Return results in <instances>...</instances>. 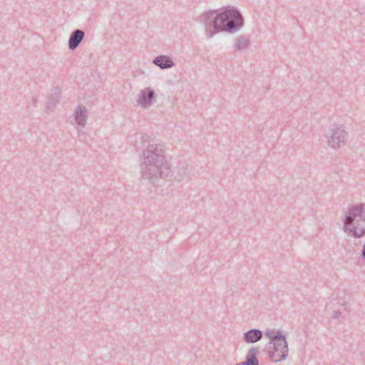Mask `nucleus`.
I'll return each mask as SVG.
<instances>
[{
  "label": "nucleus",
  "instance_id": "f257e3e1",
  "mask_svg": "<svg viewBox=\"0 0 365 365\" xmlns=\"http://www.w3.org/2000/svg\"><path fill=\"white\" fill-rule=\"evenodd\" d=\"M345 229L353 232L356 237H361L365 233V216L360 207H356L350 212L346 218Z\"/></svg>",
  "mask_w": 365,
  "mask_h": 365
},
{
  "label": "nucleus",
  "instance_id": "f03ea898",
  "mask_svg": "<svg viewBox=\"0 0 365 365\" xmlns=\"http://www.w3.org/2000/svg\"><path fill=\"white\" fill-rule=\"evenodd\" d=\"M242 24V17L235 10L221 13L215 21V27L221 31H231Z\"/></svg>",
  "mask_w": 365,
  "mask_h": 365
},
{
  "label": "nucleus",
  "instance_id": "7ed1b4c3",
  "mask_svg": "<svg viewBox=\"0 0 365 365\" xmlns=\"http://www.w3.org/2000/svg\"><path fill=\"white\" fill-rule=\"evenodd\" d=\"M274 350L272 352L271 358L274 361H279L285 357L287 352V343L283 337H275L272 340Z\"/></svg>",
  "mask_w": 365,
  "mask_h": 365
},
{
  "label": "nucleus",
  "instance_id": "20e7f679",
  "mask_svg": "<svg viewBox=\"0 0 365 365\" xmlns=\"http://www.w3.org/2000/svg\"><path fill=\"white\" fill-rule=\"evenodd\" d=\"M83 36L84 33L82 31H76L69 40V48L71 49L75 48L82 41Z\"/></svg>",
  "mask_w": 365,
  "mask_h": 365
},
{
  "label": "nucleus",
  "instance_id": "39448f33",
  "mask_svg": "<svg viewBox=\"0 0 365 365\" xmlns=\"http://www.w3.org/2000/svg\"><path fill=\"white\" fill-rule=\"evenodd\" d=\"M154 63L162 68H170L173 66L171 59L166 56H159Z\"/></svg>",
  "mask_w": 365,
  "mask_h": 365
},
{
  "label": "nucleus",
  "instance_id": "423d86ee",
  "mask_svg": "<svg viewBox=\"0 0 365 365\" xmlns=\"http://www.w3.org/2000/svg\"><path fill=\"white\" fill-rule=\"evenodd\" d=\"M262 337V333L259 330H251L245 334V339L247 342L254 343Z\"/></svg>",
  "mask_w": 365,
  "mask_h": 365
},
{
  "label": "nucleus",
  "instance_id": "0eeeda50",
  "mask_svg": "<svg viewBox=\"0 0 365 365\" xmlns=\"http://www.w3.org/2000/svg\"><path fill=\"white\" fill-rule=\"evenodd\" d=\"M145 93H148V98H149V101H147L144 96H143L141 97V98L139 100L140 103L142 105H143V106L147 105V104H150V99L152 98V97L153 96V92L150 91V90H147V91L143 92V95L145 94Z\"/></svg>",
  "mask_w": 365,
  "mask_h": 365
},
{
  "label": "nucleus",
  "instance_id": "6e6552de",
  "mask_svg": "<svg viewBox=\"0 0 365 365\" xmlns=\"http://www.w3.org/2000/svg\"><path fill=\"white\" fill-rule=\"evenodd\" d=\"M76 119L78 124H82L84 121V118H80L78 116H76Z\"/></svg>",
  "mask_w": 365,
  "mask_h": 365
}]
</instances>
